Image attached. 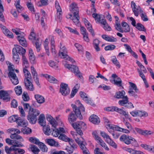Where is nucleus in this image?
I'll return each instance as SVG.
<instances>
[{
	"label": "nucleus",
	"mask_w": 154,
	"mask_h": 154,
	"mask_svg": "<svg viewBox=\"0 0 154 154\" xmlns=\"http://www.w3.org/2000/svg\"><path fill=\"white\" fill-rule=\"evenodd\" d=\"M23 105L25 110L29 109L28 115L27 116V119L31 123L35 124L37 120L36 116L40 114V111L34 109L28 103H23Z\"/></svg>",
	"instance_id": "1"
},
{
	"label": "nucleus",
	"mask_w": 154,
	"mask_h": 154,
	"mask_svg": "<svg viewBox=\"0 0 154 154\" xmlns=\"http://www.w3.org/2000/svg\"><path fill=\"white\" fill-rule=\"evenodd\" d=\"M46 118L47 120L52 125V127H53V128H52L53 131L52 135H53L54 133L56 135H64L63 134H66L65 130L63 128H56L57 125V122L51 115L47 114L46 115Z\"/></svg>",
	"instance_id": "2"
},
{
	"label": "nucleus",
	"mask_w": 154,
	"mask_h": 154,
	"mask_svg": "<svg viewBox=\"0 0 154 154\" xmlns=\"http://www.w3.org/2000/svg\"><path fill=\"white\" fill-rule=\"evenodd\" d=\"M104 120L107 129L109 133L112 135H114L115 130L127 134L130 132L128 130L121 128L117 125L110 124L109 120L106 118H104Z\"/></svg>",
	"instance_id": "3"
},
{
	"label": "nucleus",
	"mask_w": 154,
	"mask_h": 154,
	"mask_svg": "<svg viewBox=\"0 0 154 154\" xmlns=\"http://www.w3.org/2000/svg\"><path fill=\"white\" fill-rule=\"evenodd\" d=\"M76 105L72 104L73 111L76 115V117L79 119H82V116L81 114V112H84L85 108L79 100L76 101Z\"/></svg>",
	"instance_id": "4"
},
{
	"label": "nucleus",
	"mask_w": 154,
	"mask_h": 154,
	"mask_svg": "<svg viewBox=\"0 0 154 154\" xmlns=\"http://www.w3.org/2000/svg\"><path fill=\"white\" fill-rule=\"evenodd\" d=\"M72 125L74 128L75 130L77 133L79 135H82L83 134L81 129L85 130L86 128V125L82 121L78 122L73 123Z\"/></svg>",
	"instance_id": "5"
},
{
	"label": "nucleus",
	"mask_w": 154,
	"mask_h": 154,
	"mask_svg": "<svg viewBox=\"0 0 154 154\" xmlns=\"http://www.w3.org/2000/svg\"><path fill=\"white\" fill-rule=\"evenodd\" d=\"M66 48L64 47H63L62 48L60 47V49L59 52V56L61 58L72 62V63L75 62V60H73L70 57H69L66 54Z\"/></svg>",
	"instance_id": "6"
},
{
	"label": "nucleus",
	"mask_w": 154,
	"mask_h": 154,
	"mask_svg": "<svg viewBox=\"0 0 154 154\" xmlns=\"http://www.w3.org/2000/svg\"><path fill=\"white\" fill-rule=\"evenodd\" d=\"M120 140L121 141H123L125 143L129 144L134 143L135 144L137 143L135 139L129 135H121L120 138Z\"/></svg>",
	"instance_id": "7"
},
{
	"label": "nucleus",
	"mask_w": 154,
	"mask_h": 154,
	"mask_svg": "<svg viewBox=\"0 0 154 154\" xmlns=\"http://www.w3.org/2000/svg\"><path fill=\"white\" fill-rule=\"evenodd\" d=\"M60 92L62 95L66 96L69 94L70 90L68 85L64 83H61L60 86Z\"/></svg>",
	"instance_id": "8"
},
{
	"label": "nucleus",
	"mask_w": 154,
	"mask_h": 154,
	"mask_svg": "<svg viewBox=\"0 0 154 154\" xmlns=\"http://www.w3.org/2000/svg\"><path fill=\"white\" fill-rule=\"evenodd\" d=\"M71 67L70 70L73 72L79 79L83 78L82 74L79 70L77 66L75 65H71Z\"/></svg>",
	"instance_id": "9"
},
{
	"label": "nucleus",
	"mask_w": 154,
	"mask_h": 154,
	"mask_svg": "<svg viewBox=\"0 0 154 154\" xmlns=\"http://www.w3.org/2000/svg\"><path fill=\"white\" fill-rule=\"evenodd\" d=\"M130 113L134 117H147L148 116V113L146 112L140 110L133 111L130 112Z\"/></svg>",
	"instance_id": "10"
},
{
	"label": "nucleus",
	"mask_w": 154,
	"mask_h": 154,
	"mask_svg": "<svg viewBox=\"0 0 154 154\" xmlns=\"http://www.w3.org/2000/svg\"><path fill=\"white\" fill-rule=\"evenodd\" d=\"M25 85L27 90L33 91L34 90V87L32 83L30 81V79H24Z\"/></svg>",
	"instance_id": "11"
},
{
	"label": "nucleus",
	"mask_w": 154,
	"mask_h": 154,
	"mask_svg": "<svg viewBox=\"0 0 154 154\" xmlns=\"http://www.w3.org/2000/svg\"><path fill=\"white\" fill-rule=\"evenodd\" d=\"M0 98L3 100L7 102L10 100V97L8 92L6 91H0Z\"/></svg>",
	"instance_id": "12"
},
{
	"label": "nucleus",
	"mask_w": 154,
	"mask_h": 154,
	"mask_svg": "<svg viewBox=\"0 0 154 154\" xmlns=\"http://www.w3.org/2000/svg\"><path fill=\"white\" fill-rule=\"evenodd\" d=\"M12 52H17V54L18 53L20 55H24L26 52V50L21 46L17 45L13 49Z\"/></svg>",
	"instance_id": "13"
},
{
	"label": "nucleus",
	"mask_w": 154,
	"mask_h": 154,
	"mask_svg": "<svg viewBox=\"0 0 154 154\" xmlns=\"http://www.w3.org/2000/svg\"><path fill=\"white\" fill-rule=\"evenodd\" d=\"M106 142L110 146H112L115 148H116L117 145L112 140L109 135H102Z\"/></svg>",
	"instance_id": "14"
},
{
	"label": "nucleus",
	"mask_w": 154,
	"mask_h": 154,
	"mask_svg": "<svg viewBox=\"0 0 154 154\" xmlns=\"http://www.w3.org/2000/svg\"><path fill=\"white\" fill-rule=\"evenodd\" d=\"M89 121L94 124H98L100 122L99 118L96 115L93 114L89 118Z\"/></svg>",
	"instance_id": "15"
},
{
	"label": "nucleus",
	"mask_w": 154,
	"mask_h": 154,
	"mask_svg": "<svg viewBox=\"0 0 154 154\" xmlns=\"http://www.w3.org/2000/svg\"><path fill=\"white\" fill-rule=\"evenodd\" d=\"M45 141L48 145L51 146L58 147L59 146V144L53 139H46L45 140Z\"/></svg>",
	"instance_id": "16"
},
{
	"label": "nucleus",
	"mask_w": 154,
	"mask_h": 154,
	"mask_svg": "<svg viewBox=\"0 0 154 154\" xmlns=\"http://www.w3.org/2000/svg\"><path fill=\"white\" fill-rule=\"evenodd\" d=\"M70 10L73 13H79V9L77 6L76 3L74 2L72 3L70 6Z\"/></svg>",
	"instance_id": "17"
},
{
	"label": "nucleus",
	"mask_w": 154,
	"mask_h": 154,
	"mask_svg": "<svg viewBox=\"0 0 154 154\" xmlns=\"http://www.w3.org/2000/svg\"><path fill=\"white\" fill-rule=\"evenodd\" d=\"M135 130L138 134L142 135H144V134H145V135H150L153 134V132L150 131H143L138 128H136Z\"/></svg>",
	"instance_id": "18"
},
{
	"label": "nucleus",
	"mask_w": 154,
	"mask_h": 154,
	"mask_svg": "<svg viewBox=\"0 0 154 154\" xmlns=\"http://www.w3.org/2000/svg\"><path fill=\"white\" fill-rule=\"evenodd\" d=\"M101 37L103 39L108 42H116L117 41V38L112 36H109L106 35H103Z\"/></svg>",
	"instance_id": "19"
},
{
	"label": "nucleus",
	"mask_w": 154,
	"mask_h": 154,
	"mask_svg": "<svg viewBox=\"0 0 154 154\" xmlns=\"http://www.w3.org/2000/svg\"><path fill=\"white\" fill-rule=\"evenodd\" d=\"M17 123L19 126L23 127L26 126L28 125L27 121L23 119H21L19 117L17 122Z\"/></svg>",
	"instance_id": "20"
},
{
	"label": "nucleus",
	"mask_w": 154,
	"mask_h": 154,
	"mask_svg": "<svg viewBox=\"0 0 154 154\" xmlns=\"http://www.w3.org/2000/svg\"><path fill=\"white\" fill-rule=\"evenodd\" d=\"M80 97L83 99L85 101H87V102L91 105H94V104H92V102L91 100L88 99V97L87 96L86 94L84 92L81 91L79 93Z\"/></svg>",
	"instance_id": "21"
},
{
	"label": "nucleus",
	"mask_w": 154,
	"mask_h": 154,
	"mask_svg": "<svg viewBox=\"0 0 154 154\" xmlns=\"http://www.w3.org/2000/svg\"><path fill=\"white\" fill-rule=\"evenodd\" d=\"M17 38L21 45L24 47L27 46V42L24 37L20 35H18L17 36Z\"/></svg>",
	"instance_id": "22"
},
{
	"label": "nucleus",
	"mask_w": 154,
	"mask_h": 154,
	"mask_svg": "<svg viewBox=\"0 0 154 154\" xmlns=\"http://www.w3.org/2000/svg\"><path fill=\"white\" fill-rule=\"evenodd\" d=\"M38 123L40 125L43 126L45 125L46 122L45 115L44 114H41L38 119Z\"/></svg>",
	"instance_id": "23"
},
{
	"label": "nucleus",
	"mask_w": 154,
	"mask_h": 154,
	"mask_svg": "<svg viewBox=\"0 0 154 154\" xmlns=\"http://www.w3.org/2000/svg\"><path fill=\"white\" fill-rule=\"evenodd\" d=\"M125 93L124 91H119L116 93L114 97L117 99H122L125 97Z\"/></svg>",
	"instance_id": "24"
},
{
	"label": "nucleus",
	"mask_w": 154,
	"mask_h": 154,
	"mask_svg": "<svg viewBox=\"0 0 154 154\" xmlns=\"http://www.w3.org/2000/svg\"><path fill=\"white\" fill-rule=\"evenodd\" d=\"M79 13H74L73 14V17L71 18L73 22L75 23V24L79 25Z\"/></svg>",
	"instance_id": "25"
},
{
	"label": "nucleus",
	"mask_w": 154,
	"mask_h": 154,
	"mask_svg": "<svg viewBox=\"0 0 154 154\" xmlns=\"http://www.w3.org/2000/svg\"><path fill=\"white\" fill-rule=\"evenodd\" d=\"M121 25L123 27V32H128L130 31V28L128 24L125 22H123L121 23Z\"/></svg>",
	"instance_id": "26"
},
{
	"label": "nucleus",
	"mask_w": 154,
	"mask_h": 154,
	"mask_svg": "<svg viewBox=\"0 0 154 154\" xmlns=\"http://www.w3.org/2000/svg\"><path fill=\"white\" fill-rule=\"evenodd\" d=\"M26 68L23 67V72L25 76V78L24 79H32L31 75L29 72L26 69Z\"/></svg>",
	"instance_id": "27"
},
{
	"label": "nucleus",
	"mask_w": 154,
	"mask_h": 154,
	"mask_svg": "<svg viewBox=\"0 0 154 154\" xmlns=\"http://www.w3.org/2000/svg\"><path fill=\"white\" fill-rule=\"evenodd\" d=\"M116 108V111L120 114H122L126 118H129V115L128 112H126L122 109H119L117 107Z\"/></svg>",
	"instance_id": "28"
},
{
	"label": "nucleus",
	"mask_w": 154,
	"mask_h": 154,
	"mask_svg": "<svg viewBox=\"0 0 154 154\" xmlns=\"http://www.w3.org/2000/svg\"><path fill=\"white\" fill-rule=\"evenodd\" d=\"M29 147L32 152L35 154H38L40 151V149L38 147L34 145H30Z\"/></svg>",
	"instance_id": "29"
},
{
	"label": "nucleus",
	"mask_w": 154,
	"mask_h": 154,
	"mask_svg": "<svg viewBox=\"0 0 154 154\" xmlns=\"http://www.w3.org/2000/svg\"><path fill=\"white\" fill-rule=\"evenodd\" d=\"M35 97L38 103H42L45 102V98L41 95L39 94L35 95Z\"/></svg>",
	"instance_id": "30"
},
{
	"label": "nucleus",
	"mask_w": 154,
	"mask_h": 154,
	"mask_svg": "<svg viewBox=\"0 0 154 154\" xmlns=\"http://www.w3.org/2000/svg\"><path fill=\"white\" fill-rule=\"evenodd\" d=\"M45 77L46 78L48 81L51 83H57L58 81L55 78L52 76H50L46 74L45 75Z\"/></svg>",
	"instance_id": "31"
},
{
	"label": "nucleus",
	"mask_w": 154,
	"mask_h": 154,
	"mask_svg": "<svg viewBox=\"0 0 154 154\" xmlns=\"http://www.w3.org/2000/svg\"><path fill=\"white\" fill-rule=\"evenodd\" d=\"M99 43L100 41L97 39H95L94 40L93 42V46L95 50L97 51H100V48L99 47Z\"/></svg>",
	"instance_id": "32"
},
{
	"label": "nucleus",
	"mask_w": 154,
	"mask_h": 154,
	"mask_svg": "<svg viewBox=\"0 0 154 154\" xmlns=\"http://www.w3.org/2000/svg\"><path fill=\"white\" fill-rule=\"evenodd\" d=\"M76 116L72 112L69 115L68 120L70 123H72L76 120Z\"/></svg>",
	"instance_id": "33"
},
{
	"label": "nucleus",
	"mask_w": 154,
	"mask_h": 154,
	"mask_svg": "<svg viewBox=\"0 0 154 154\" xmlns=\"http://www.w3.org/2000/svg\"><path fill=\"white\" fill-rule=\"evenodd\" d=\"M126 151L132 154H145L140 151L135 150L131 148H127Z\"/></svg>",
	"instance_id": "34"
},
{
	"label": "nucleus",
	"mask_w": 154,
	"mask_h": 154,
	"mask_svg": "<svg viewBox=\"0 0 154 154\" xmlns=\"http://www.w3.org/2000/svg\"><path fill=\"white\" fill-rule=\"evenodd\" d=\"M122 99L123 100H119V101L118 103L120 105L125 106L126 103L128 102V98L127 96H125Z\"/></svg>",
	"instance_id": "35"
},
{
	"label": "nucleus",
	"mask_w": 154,
	"mask_h": 154,
	"mask_svg": "<svg viewBox=\"0 0 154 154\" xmlns=\"http://www.w3.org/2000/svg\"><path fill=\"white\" fill-rule=\"evenodd\" d=\"M43 126V131L45 134L48 135L49 134V133H51L50 128L48 125H45Z\"/></svg>",
	"instance_id": "36"
},
{
	"label": "nucleus",
	"mask_w": 154,
	"mask_h": 154,
	"mask_svg": "<svg viewBox=\"0 0 154 154\" xmlns=\"http://www.w3.org/2000/svg\"><path fill=\"white\" fill-rule=\"evenodd\" d=\"M22 60L23 67L28 68L29 66V64L26 57L24 55L22 56Z\"/></svg>",
	"instance_id": "37"
},
{
	"label": "nucleus",
	"mask_w": 154,
	"mask_h": 154,
	"mask_svg": "<svg viewBox=\"0 0 154 154\" xmlns=\"http://www.w3.org/2000/svg\"><path fill=\"white\" fill-rule=\"evenodd\" d=\"M21 132L23 134H29L31 133L32 130L29 128L26 127L22 128Z\"/></svg>",
	"instance_id": "38"
},
{
	"label": "nucleus",
	"mask_w": 154,
	"mask_h": 154,
	"mask_svg": "<svg viewBox=\"0 0 154 154\" xmlns=\"http://www.w3.org/2000/svg\"><path fill=\"white\" fill-rule=\"evenodd\" d=\"M26 5L28 8L29 10L32 13H34L35 10L33 5L30 2H27L26 3Z\"/></svg>",
	"instance_id": "39"
},
{
	"label": "nucleus",
	"mask_w": 154,
	"mask_h": 154,
	"mask_svg": "<svg viewBox=\"0 0 154 154\" xmlns=\"http://www.w3.org/2000/svg\"><path fill=\"white\" fill-rule=\"evenodd\" d=\"M129 83L130 85L129 88H131L133 90H134L136 92H137L139 91L138 89L135 84L131 82H129Z\"/></svg>",
	"instance_id": "40"
},
{
	"label": "nucleus",
	"mask_w": 154,
	"mask_h": 154,
	"mask_svg": "<svg viewBox=\"0 0 154 154\" xmlns=\"http://www.w3.org/2000/svg\"><path fill=\"white\" fill-rule=\"evenodd\" d=\"M13 58L14 61L18 64L19 61V56L17 52H13Z\"/></svg>",
	"instance_id": "41"
},
{
	"label": "nucleus",
	"mask_w": 154,
	"mask_h": 154,
	"mask_svg": "<svg viewBox=\"0 0 154 154\" xmlns=\"http://www.w3.org/2000/svg\"><path fill=\"white\" fill-rule=\"evenodd\" d=\"M40 143L38 146L41 150L43 152H47L48 151V148L46 145L42 142Z\"/></svg>",
	"instance_id": "42"
},
{
	"label": "nucleus",
	"mask_w": 154,
	"mask_h": 154,
	"mask_svg": "<svg viewBox=\"0 0 154 154\" xmlns=\"http://www.w3.org/2000/svg\"><path fill=\"white\" fill-rule=\"evenodd\" d=\"M18 117L17 116L13 115L9 117L8 121L10 122H17Z\"/></svg>",
	"instance_id": "43"
},
{
	"label": "nucleus",
	"mask_w": 154,
	"mask_h": 154,
	"mask_svg": "<svg viewBox=\"0 0 154 154\" xmlns=\"http://www.w3.org/2000/svg\"><path fill=\"white\" fill-rule=\"evenodd\" d=\"M112 61L115 65L119 68L120 67V65L119 62L117 60L116 57L115 56L112 57Z\"/></svg>",
	"instance_id": "44"
},
{
	"label": "nucleus",
	"mask_w": 154,
	"mask_h": 154,
	"mask_svg": "<svg viewBox=\"0 0 154 154\" xmlns=\"http://www.w3.org/2000/svg\"><path fill=\"white\" fill-rule=\"evenodd\" d=\"M136 28L139 30L145 32L146 29L143 25L140 23H137Z\"/></svg>",
	"instance_id": "45"
},
{
	"label": "nucleus",
	"mask_w": 154,
	"mask_h": 154,
	"mask_svg": "<svg viewBox=\"0 0 154 154\" xmlns=\"http://www.w3.org/2000/svg\"><path fill=\"white\" fill-rule=\"evenodd\" d=\"M113 83L118 87H121L122 85V80L120 78H118L117 79L113 80Z\"/></svg>",
	"instance_id": "46"
},
{
	"label": "nucleus",
	"mask_w": 154,
	"mask_h": 154,
	"mask_svg": "<svg viewBox=\"0 0 154 154\" xmlns=\"http://www.w3.org/2000/svg\"><path fill=\"white\" fill-rule=\"evenodd\" d=\"M29 141L31 143H33L36 144L38 145L39 146L40 144V142L39 141V140L33 137H30L29 139Z\"/></svg>",
	"instance_id": "47"
},
{
	"label": "nucleus",
	"mask_w": 154,
	"mask_h": 154,
	"mask_svg": "<svg viewBox=\"0 0 154 154\" xmlns=\"http://www.w3.org/2000/svg\"><path fill=\"white\" fill-rule=\"evenodd\" d=\"M87 29L89 31L91 32V34L93 35H94V31L93 29H92L91 25L90 23L89 22L87 24L85 25Z\"/></svg>",
	"instance_id": "48"
},
{
	"label": "nucleus",
	"mask_w": 154,
	"mask_h": 154,
	"mask_svg": "<svg viewBox=\"0 0 154 154\" xmlns=\"http://www.w3.org/2000/svg\"><path fill=\"white\" fill-rule=\"evenodd\" d=\"M31 69L33 79L35 78V77H37V73L33 66H31Z\"/></svg>",
	"instance_id": "49"
},
{
	"label": "nucleus",
	"mask_w": 154,
	"mask_h": 154,
	"mask_svg": "<svg viewBox=\"0 0 154 154\" xmlns=\"http://www.w3.org/2000/svg\"><path fill=\"white\" fill-rule=\"evenodd\" d=\"M134 92L131 88H129L128 91V93L130 96H133L134 97L137 98V95Z\"/></svg>",
	"instance_id": "50"
},
{
	"label": "nucleus",
	"mask_w": 154,
	"mask_h": 154,
	"mask_svg": "<svg viewBox=\"0 0 154 154\" xmlns=\"http://www.w3.org/2000/svg\"><path fill=\"white\" fill-rule=\"evenodd\" d=\"M15 91L17 95H20L22 92V88L20 86H18L15 88Z\"/></svg>",
	"instance_id": "51"
},
{
	"label": "nucleus",
	"mask_w": 154,
	"mask_h": 154,
	"mask_svg": "<svg viewBox=\"0 0 154 154\" xmlns=\"http://www.w3.org/2000/svg\"><path fill=\"white\" fill-rule=\"evenodd\" d=\"M35 43V46L36 48V50L37 52H39L40 50V47L41 45V43L39 42L38 39L35 42H33Z\"/></svg>",
	"instance_id": "52"
},
{
	"label": "nucleus",
	"mask_w": 154,
	"mask_h": 154,
	"mask_svg": "<svg viewBox=\"0 0 154 154\" xmlns=\"http://www.w3.org/2000/svg\"><path fill=\"white\" fill-rule=\"evenodd\" d=\"M140 146L145 149L149 151H152V147H153L144 144H141Z\"/></svg>",
	"instance_id": "53"
},
{
	"label": "nucleus",
	"mask_w": 154,
	"mask_h": 154,
	"mask_svg": "<svg viewBox=\"0 0 154 154\" xmlns=\"http://www.w3.org/2000/svg\"><path fill=\"white\" fill-rule=\"evenodd\" d=\"M58 138L60 140L67 142L69 139V138L66 135H59Z\"/></svg>",
	"instance_id": "54"
},
{
	"label": "nucleus",
	"mask_w": 154,
	"mask_h": 154,
	"mask_svg": "<svg viewBox=\"0 0 154 154\" xmlns=\"http://www.w3.org/2000/svg\"><path fill=\"white\" fill-rule=\"evenodd\" d=\"M92 135H97L100 134L101 135H106V133L103 131L95 130L92 132Z\"/></svg>",
	"instance_id": "55"
},
{
	"label": "nucleus",
	"mask_w": 154,
	"mask_h": 154,
	"mask_svg": "<svg viewBox=\"0 0 154 154\" xmlns=\"http://www.w3.org/2000/svg\"><path fill=\"white\" fill-rule=\"evenodd\" d=\"M116 48V46L113 45H110L106 46L104 48L106 51L112 50Z\"/></svg>",
	"instance_id": "56"
},
{
	"label": "nucleus",
	"mask_w": 154,
	"mask_h": 154,
	"mask_svg": "<svg viewBox=\"0 0 154 154\" xmlns=\"http://www.w3.org/2000/svg\"><path fill=\"white\" fill-rule=\"evenodd\" d=\"M33 29L32 28V31L31 32L29 37V39L31 40H34L35 38V34L33 31Z\"/></svg>",
	"instance_id": "57"
},
{
	"label": "nucleus",
	"mask_w": 154,
	"mask_h": 154,
	"mask_svg": "<svg viewBox=\"0 0 154 154\" xmlns=\"http://www.w3.org/2000/svg\"><path fill=\"white\" fill-rule=\"evenodd\" d=\"M79 137L75 139V140L76 142L78 144H79L82 143H83V138L81 136V135H79Z\"/></svg>",
	"instance_id": "58"
},
{
	"label": "nucleus",
	"mask_w": 154,
	"mask_h": 154,
	"mask_svg": "<svg viewBox=\"0 0 154 154\" xmlns=\"http://www.w3.org/2000/svg\"><path fill=\"white\" fill-rule=\"evenodd\" d=\"M11 146L9 148L8 146H6L5 147V150L6 153L8 154H10L12 151L14 150V149L12 148Z\"/></svg>",
	"instance_id": "59"
},
{
	"label": "nucleus",
	"mask_w": 154,
	"mask_h": 154,
	"mask_svg": "<svg viewBox=\"0 0 154 154\" xmlns=\"http://www.w3.org/2000/svg\"><path fill=\"white\" fill-rule=\"evenodd\" d=\"M11 80L14 85H17L19 83V80L17 76L10 79Z\"/></svg>",
	"instance_id": "60"
},
{
	"label": "nucleus",
	"mask_w": 154,
	"mask_h": 154,
	"mask_svg": "<svg viewBox=\"0 0 154 154\" xmlns=\"http://www.w3.org/2000/svg\"><path fill=\"white\" fill-rule=\"evenodd\" d=\"M10 137L11 139H14L15 141L16 140H20L21 141L23 140L20 135H10Z\"/></svg>",
	"instance_id": "61"
},
{
	"label": "nucleus",
	"mask_w": 154,
	"mask_h": 154,
	"mask_svg": "<svg viewBox=\"0 0 154 154\" xmlns=\"http://www.w3.org/2000/svg\"><path fill=\"white\" fill-rule=\"evenodd\" d=\"M22 98L24 101H28L29 100V97L26 93L23 92L22 95Z\"/></svg>",
	"instance_id": "62"
},
{
	"label": "nucleus",
	"mask_w": 154,
	"mask_h": 154,
	"mask_svg": "<svg viewBox=\"0 0 154 154\" xmlns=\"http://www.w3.org/2000/svg\"><path fill=\"white\" fill-rule=\"evenodd\" d=\"M115 29L121 32H123V29H122L120 23L117 24V25L115 26Z\"/></svg>",
	"instance_id": "63"
},
{
	"label": "nucleus",
	"mask_w": 154,
	"mask_h": 154,
	"mask_svg": "<svg viewBox=\"0 0 154 154\" xmlns=\"http://www.w3.org/2000/svg\"><path fill=\"white\" fill-rule=\"evenodd\" d=\"M137 71L138 72L139 74L140 77L143 79V80L146 79L145 76L142 72V71L140 70L139 69H137Z\"/></svg>",
	"instance_id": "64"
}]
</instances>
